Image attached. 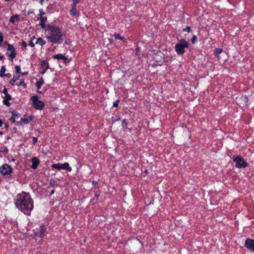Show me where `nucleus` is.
Wrapping results in <instances>:
<instances>
[{"label": "nucleus", "mask_w": 254, "mask_h": 254, "mask_svg": "<svg viewBox=\"0 0 254 254\" xmlns=\"http://www.w3.org/2000/svg\"><path fill=\"white\" fill-rule=\"evenodd\" d=\"M10 120L12 122H13V123H15V125H16V123L17 122V121H16V119H14V118H13V116H12V117H11V118L10 119Z\"/></svg>", "instance_id": "obj_40"}, {"label": "nucleus", "mask_w": 254, "mask_h": 254, "mask_svg": "<svg viewBox=\"0 0 254 254\" xmlns=\"http://www.w3.org/2000/svg\"><path fill=\"white\" fill-rule=\"evenodd\" d=\"M45 14V13L43 11L42 9H39V15L41 16H43Z\"/></svg>", "instance_id": "obj_38"}, {"label": "nucleus", "mask_w": 254, "mask_h": 254, "mask_svg": "<svg viewBox=\"0 0 254 254\" xmlns=\"http://www.w3.org/2000/svg\"><path fill=\"white\" fill-rule=\"evenodd\" d=\"M117 121L120 120V118H118V119H117Z\"/></svg>", "instance_id": "obj_53"}, {"label": "nucleus", "mask_w": 254, "mask_h": 254, "mask_svg": "<svg viewBox=\"0 0 254 254\" xmlns=\"http://www.w3.org/2000/svg\"><path fill=\"white\" fill-rule=\"evenodd\" d=\"M16 85L17 86H21L24 88H26V84L24 82V79L23 78L21 79L18 82H16Z\"/></svg>", "instance_id": "obj_19"}, {"label": "nucleus", "mask_w": 254, "mask_h": 254, "mask_svg": "<svg viewBox=\"0 0 254 254\" xmlns=\"http://www.w3.org/2000/svg\"><path fill=\"white\" fill-rule=\"evenodd\" d=\"M53 58L54 59L66 60L67 58L62 54H58L54 55Z\"/></svg>", "instance_id": "obj_18"}, {"label": "nucleus", "mask_w": 254, "mask_h": 254, "mask_svg": "<svg viewBox=\"0 0 254 254\" xmlns=\"http://www.w3.org/2000/svg\"><path fill=\"white\" fill-rule=\"evenodd\" d=\"M114 37L116 39L123 40L124 38L120 34H115Z\"/></svg>", "instance_id": "obj_26"}, {"label": "nucleus", "mask_w": 254, "mask_h": 254, "mask_svg": "<svg viewBox=\"0 0 254 254\" xmlns=\"http://www.w3.org/2000/svg\"><path fill=\"white\" fill-rule=\"evenodd\" d=\"M184 31L190 32L191 31V28L190 26H187L186 28L183 29Z\"/></svg>", "instance_id": "obj_31"}, {"label": "nucleus", "mask_w": 254, "mask_h": 254, "mask_svg": "<svg viewBox=\"0 0 254 254\" xmlns=\"http://www.w3.org/2000/svg\"><path fill=\"white\" fill-rule=\"evenodd\" d=\"M5 43V44H7V45H8V44H9L7 42H6Z\"/></svg>", "instance_id": "obj_51"}, {"label": "nucleus", "mask_w": 254, "mask_h": 254, "mask_svg": "<svg viewBox=\"0 0 254 254\" xmlns=\"http://www.w3.org/2000/svg\"><path fill=\"white\" fill-rule=\"evenodd\" d=\"M81 0H73V3L72 5L76 6V4L79 3Z\"/></svg>", "instance_id": "obj_33"}, {"label": "nucleus", "mask_w": 254, "mask_h": 254, "mask_svg": "<svg viewBox=\"0 0 254 254\" xmlns=\"http://www.w3.org/2000/svg\"><path fill=\"white\" fill-rule=\"evenodd\" d=\"M245 246L248 249L254 252V240L247 239L245 243Z\"/></svg>", "instance_id": "obj_9"}, {"label": "nucleus", "mask_w": 254, "mask_h": 254, "mask_svg": "<svg viewBox=\"0 0 254 254\" xmlns=\"http://www.w3.org/2000/svg\"><path fill=\"white\" fill-rule=\"evenodd\" d=\"M12 168L7 164L0 167V172L2 175H8L12 172Z\"/></svg>", "instance_id": "obj_7"}, {"label": "nucleus", "mask_w": 254, "mask_h": 254, "mask_svg": "<svg viewBox=\"0 0 254 254\" xmlns=\"http://www.w3.org/2000/svg\"><path fill=\"white\" fill-rule=\"evenodd\" d=\"M5 1H9L10 0H4Z\"/></svg>", "instance_id": "obj_52"}, {"label": "nucleus", "mask_w": 254, "mask_h": 254, "mask_svg": "<svg viewBox=\"0 0 254 254\" xmlns=\"http://www.w3.org/2000/svg\"><path fill=\"white\" fill-rule=\"evenodd\" d=\"M52 167L55 169H58V170H61V169H64L68 172L71 171V168L69 167V164L67 162H65L64 164H61V163H57V164H54L52 165Z\"/></svg>", "instance_id": "obj_6"}, {"label": "nucleus", "mask_w": 254, "mask_h": 254, "mask_svg": "<svg viewBox=\"0 0 254 254\" xmlns=\"http://www.w3.org/2000/svg\"><path fill=\"white\" fill-rule=\"evenodd\" d=\"M32 13V12L31 11V10H29L28 12V14H29L30 13Z\"/></svg>", "instance_id": "obj_49"}, {"label": "nucleus", "mask_w": 254, "mask_h": 254, "mask_svg": "<svg viewBox=\"0 0 254 254\" xmlns=\"http://www.w3.org/2000/svg\"><path fill=\"white\" fill-rule=\"evenodd\" d=\"M1 77H4L6 76L7 77H10L11 76V74L9 73H4L3 75H0Z\"/></svg>", "instance_id": "obj_36"}, {"label": "nucleus", "mask_w": 254, "mask_h": 254, "mask_svg": "<svg viewBox=\"0 0 254 254\" xmlns=\"http://www.w3.org/2000/svg\"><path fill=\"white\" fill-rule=\"evenodd\" d=\"M55 192V190H51L50 193V195H52L53 194H54Z\"/></svg>", "instance_id": "obj_44"}, {"label": "nucleus", "mask_w": 254, "mask_h": 254, "mask_svg": "<svg viewBox=\"0 0 254 254\" xmlns=\"http://www.w3.org/2000/svg\"><path fill=\"white\" fill-rule=\"evenodd\" d=\"M38 19L40 20V25L42 29L46 28V22L47 20V18L44 16H40Z\"/></svg>", "instance_id": "obj_12"}, {"label": "nucleus", "mask_w": 254, "mask_h": 254, "mask_svg": "<svg viewBox=\"0 0 254 254\" xmlns=\"http://www.w3.org/2000/svg\"><path fill=\"white\" fill-rule=\"evenodd\" d=\"M32 140H33V143L34 144H36L37 142V138L35 137H33L32 138Z\"/></svg>", "instance_id": "obj_41"}, {"label": "nucleus", "mask_w": 254, "mask_h": 254, "mask_svg": "<svg viewBox=\"0 0 254 254\" xmlns=\"http://www.w3.org/2000/svg\"><path fill=\"white\" fill-rule=\"evenodd\" d=\"M4 58V56H0V60H2Z\"/></svg>", "instance_id": "obj_47"}, {"label": "nucleus", "mask_w": 254, "mask_h": 254, "mask_svg": "<svg viewBox=\"0 0 254 254\" xmlns=\"http://www.w3.org/2000/svg\"><path fill=\"white\" fill-rule=\"evenodd\" d=\"M33 107L37 110H42L44 107V103L43 101L38 100L37 96H34L31 98Z\"/></svg>", "instance_id": "obj_5"}, {"label": "nucleus", "mask_w": 254, "mask_h": 254, "mask_svg": "<svg viewBox=\"0 0 254 254\" xmlns=\"http://www.w3.org/2000/svg\"><path fill=\"white\" fill-rule=\"evenodd\" d=\"M32 119L33 117L32 116H29L27 118H21L20 121L16 123V125L21 126L22 123H24V124H27L30 121L32 120Z\"/></svg>", "instance_id": "obj_10"}, {"label": "nucleus", "mask_w": 254, "mask_h": 254, "mask_svg": "<svg viewBox=\"0 0 254 254\" xmlns=\"http://www.w3.org/2000/svg\"><path fill=\"white\" fill-rule=\"evenodd\" d=\"M12 116H13V118L17 120L20 118V114L18 113L17 111H13L12 112Z\"/></svg>", "instance_id": "obj_21"}, {"label": "nucleus", "mask_w": 254, "mask_h": 254, "mask_svg": "<svg viewBox=\"0 0 254 254\" xmlns=\"http://www.w3.org/2000/svg\"><path fill=\"white\" fill-rule=\"evenodd\" d=\"M196 39H197V37L195 35H194L192 39H191V43L192 44H194L195 43V42L196 41Z\"/></svg>", "instance_id": "obj_32"}, {"label": "nucleus", "mask_w": 254, "mask_h": 254, "mask_svg": "<svg viewBox=\"0 0 254 254\" xmlns=\"http://www.w3.org/2000/svg\"><path fill=\"white\" fill-rule=\"evenodd\" d=\"M8 51H11V52H15V49L14 48L13 46L11 45L8 44Z\"/></svg>", "instance_id": "obj_25"}, {"label": "nucleus", "mask_w": 254, "mask_h": 254, "mask_svg": "<svg viewBox=\"0 0 254 254\" xmlns=\"http://www.w3.org/2000/svg\"><path fill=\"white\" fill-rule=\"evenodd\" d=\"M15 69L16 72L17 73H21V70H20V66H19V65H16V66H15Z\"/></svg>", "instance_id": "obj_29"}, {"label": "nucleus", "mask_w": 254, "mask_h": 254, "mask_svg": "<svg viewBox=\"0 0 254 254\" xmlns=\"http://www.w3.org/2000/svg\"><path fill=\"white\" fill-rule=\"evenodd\" d=\"M1 149H2V152L5 154H7L8 152V148L6 146L2 147Z\"/></svg>", "instance_id": "obj_30"}, {"label": "nucleus", "mask_w": 254, "mask_h": 254, "mask_svg": "<svg viewBox=\"0 0 254 254\" xmlns=\"http://www.w3.org/2000/svg\"><path fill=\"white\" fill-rule=\"evenodd\" d=\"M46 38L53 44L62 43L63 34L60 29L54 25L48 24L45 31Z\"/></svg>", "instance_id": "obj_2"}, {"label": "nucleus", "mask_w": 254, "mask_h": 254, "mask_svg": "<svg viewBox=\"0 0 254 254\" xmlns=\"http://www.w3.org/2000/svg\"><path fill=\"white\" fill-rule=\"evenodd\" d=\"M3 134V132L1 131H0V135H2Z\"/></svg>", "instance_id": "obj_50"}, {"label": "nucleus", "mask_w": 254, "mask_h": 254, "mask_svg": "<svg viewBox=\"0 0 254 254\" xmlns=\"http://www.w3.org/2000/svg\"><path fill=\"white\" fill-rule=\"evenodd\" d=\"M29 46H30V47H34L35 44H34V43L33 42V41H32V39L30 40V42H29Z\"/></svg>", "instance_id": "obj_39"}, {"label": "nucleus", "mask_w": 254, "mask_h": 254, "mask_svg": "<svg viewBox=\"0 0 254 254\" xmlns=\"http://www.w3.org/2000/svg\"><path fill=\"white\" fill-rule=\"evenodd\" d=\"M13 78L16 81L20 78V75H13Z\"/></svg>", "instance_id": "obj_35"}, {"label": "nucleus", "mask_w": 254, "mask_h": 254, "mask_svg": "<svg viewBox=\"0 0 254 254\" xmlns=\"http://www.w3.org/2000/svg\"><path fill=\"white\" fill-rule=\"evenodd\" d=\"M19 20V15L18 14H15L12 15L10 19L9 22L12 24H14L16 22H18Z\"/></svg>", "instance_id": "obj_17"}, {"label": "nucleus", "mask_w": 254, "mask_h": 254, "mask_svg": "<svg viewBox=\"0 0 254 254\" xmlns=\"http://www.w3.org/2000/svg\"><path fill=\"white\" fill-rule=\"evenodd\" d=\"M32 163L31 168L36 169L39 164V160L37 157H33L32 158Z\"/></svg>", "instance_id": "obj_14"}, {"label": "nucleus", "mask_w": 254, "mask_h": 254, "mask_svg": "<svg viewBox=\"0 0 254 254\" xmlns=\"http://www.w3.org/2000/svg\"><path fill=\"white\" fill-rule=\"evenodd\" d=\"M70 13L73 16H78L79 15V11L77 10L76 6L71 5V8L70 10Z\"/></svg>", "instance_id": "obj_13"}, {"label": "nucleus", "mask_w": 254, "mask_h": 254, "mask_svg": "<svg viewBox=\"0 0 254 254\" xmlns=\"http://www.w3.org/2000/svg\"><path fill=\"white\" fill-rule=\"evenodd\" d=\"M127 119H124L122 121V127H127Z\"/></svg>", "instance_id": "obj_27"}, {"label": "nucleus", "mask_w": 254, "mask_h": 254, "mask_svg": "<svg viewBox=\"0 0 254 254\" xmlns=\"http://www.w3.org/2000/svg\"><path fill=\"white\" fill-rule=\"evenodd\" d=\"M15 80L12 78L11 79L10 81H9V83L12 85V86H14L15 85Z\"/></svg>", "instance_id": "obj_37"}, {"label": "nucleus", "mask_w": 254, "mask_h": 254, "mask_svg": "<svg viewBox=\"0 0 254 254\" xmlns=\"http://www.w3.org/2000/svg\"><path fill=\"white\" fill-rule=\"evenodd\" d=\"M21 46L23 48H26V46H27V44H26V43L25 42L23 41L21 43Z\"/></svg>", "instance_id": "obj_42"}, {"label": "nucleus", "mask_w": 254, "mask_h": 254, "mask_svg": "<svg viewBox=\"0 0 254 254\" xmlns=\"http://www.w3.org/2000/svg\"><path fill=\"white\" fill-rule=\"evenodd\" d=\"M92 184L93 185H96L98 184V182L96 181H92Z\"/></svg>", "instance_id": "obj_43"}, {"label": "nucleus", "mask_w": 254, "mask_h": 254, "mask_svg": "<svg viewBox=\"0 0 254 254\" xmlns=\"http://www.w3.org/2000/svg\"><path fill=\"white\" fill-rule=\"evenodd\" d=\"M16 207L26 215H30L34 207V202L28 192L22 191L15 197Z\"/></svg>", "instance_id": "obj_1"}, {"label": "nucleus", "mask_w": 254, "mask_h": 254, "mask_svg": "<svg viewBox=\"0 0 254 254\" xmlns=\"http://www.w3.org/2000/svg\"><path fill=\"white\" fill-rule=\"evenodd\" d=\"M46 43V42L40 37L38 38L36 40V44H39L41 46H43V45H45Z\"/></svg>", "instance_id": "obj_20"}, {"label": "nucleus", "mask_w": 254, "mask_h": 254, "mask_svg": "<svg viewBox=\"0 0 254 254\" xmlns=\"http://www.w3.org/2000/svg\"><path fill=\"white\" fill-rule=\"evenodd\" d=\"M16 55V54L15 53V52H11L10 54H8V56L10 58L9 59L12 61L13 59H14Z\"/></svg>", "instance_id": "obj_24"}, {"label": "nucleus", "mask_w": 254, "mask_h": 254, "mask_svg": "<svg viewBox=\"0 0 254 254\" xmlns=\"http://www.w3.org/2000/svg\"><path fill=\"white\" fill-rule=\"evenodd\" d=\"M223 52V50L221 48H216L214 51L215 55L217 57H219V55L222 53Z\"/></svg>", "instance_id": "obj_22"}, {"label": "nucleus", "mask_w": 254, "mask_h": 254, "mask_svg": "<svg viewBox=\"0 0 254 254\" xmlns=\"http://www.w3.org/2000/svg\"><path fill=\"white\" fill-rule=\"evenodd\" d=\"M47 234L45 227L44 225H41L40 227V231L38 235L40 237L43 238L46 236Z\"/></svg>", "instance_id": "obj_15"}, {"label": "nucleus", "mask_w": 254, "mask_h": 254, "mask_svg": "<svg viewBox=\"0 0 254 254\" xmlns=\"http://www.w3.org/2000/svg\"><path fill=\"white\" fill-rule=\"evenodd\" d=\"M2 124H3V123H2V120L0 119V127L2 126Z\"/></svg>", "instance_id": "obj_45"}, {"label": "nucleus", "mask_w": 254, "mask_h": 254, "mask_svg": "<svg viewBox=\"0 0 254 254\" xmlns=\"http://www.w3.org/2000/svg\"><path fill=\"white\" fill-rule=\"evenodd\" d=\"M49 185L51 187L57 185V181L54 179H51L49 181Z\"/></svg>", "instance_id": "obj_23"}, {"label": "nucleus", "mask_w": 254, "mask_h": 254, "mask_svg": "<svg viewBox=\"0 0 254 254\" xmlns=\"http://www.w3.org/2000/svg\"><path fill=\"white\" fill-rule=\"evenodd\" d=\"M41 67L43 68V70L41 71V73L44 74L46 70L49 68V64L47 61L43 60L41 62L40 64Z\"/></svg>", "instance_id": "obj_11"}, {"label": "nucleus", "mask_w": 254, "mask_h": 254, "mask_svg": "<svg viewBox=\"0 0 254 254\" xmlns=\"http://www.w3.org/2000/svg\"><path fill=\"white\" fill-rule=\"evenodd\" d=\"M189 43L184 39L180 40L175 46V50L179 55L183 54L185 53V49L189 47Z\"/></svg>", "instance_id": "obj_3"}, {"label": "nucleus", "mask_w": 254, "mask_h": 254, "mask_svg": "<svg viewBox=\"0 0 254 254\" xmlns=\"http://www.w3.org/2000/svg\"><path fill=\"white\" fill-rule=\"evenodd\" d=\"M119 102H120V101L119 100H117V101H116L113 103V106L114 107H117L118 106V103H119Z\"/></svg>", "instance_id": "obj_34"}, {"label": "nucleus", "mask_w": 254, "mask_h": 254, "mask_svg": "<svg viewBox=\"0 0 254 254\" xmlns=\"http://www.w3.org/2000/svg\"><path fill=\"white\" fill-rule=\"evenodd\" d=\"M27 73H28V72H25L22 73V74H23V75H26Z\"/></svg>", "instance_id": "obj_48"}, {"label": "nucleus", "mask_w": 254, "mask_h": 254, "mask_svg": "<svg viewBox=\"0 0 254 254\" xmlns=\"http://www.w3.org/2000/svg\"><path fill=\"white\" fill-rule=\"evenodd\" d=\"M44 83V79L42 77L40 78L39 80L36 82L35 83V86L37 88V90L38 92H39V90L41 88L42 85H43Z\"/></svg>", "instance_id": "obj_16"}, {"label": "nucleus", "mask_w": 254, "mask_h": 254, "mask_svg": "<svg viewBox=\"0 0 254 254\" xmlns=\"http://www.w3.org/2000/svg\"><path fill=\"white\" fill-rule=\"evenodd\" d=\"M4 126L6 128H7L8 127V125L7 124H4Z\"/></svg>", "instance_id": "obj_46"}, {"label": "nucleus", "mask_w": 254, "mask_h": 254, "mask_svg": "<svg viewBox=\"0 0 254 254\" xmlns=\"http://www.w3.org/2000/svg\"><path fill=\"white\" fill-rule=\"evenodd\" d=\"M233 160L236 163V167L238 168H245L248 166L244 158L241 155H235L233 157Z\"/></svg>", "instance_id": "obj_4"}, {"label": "nucleus", "mask_w": 254, "mask_h": 254, "mask_svg": "<svg viewBox=\"0 0 254 254\" xmlns=\"http://www.w3.org/2000/svg\"><path fill=\"white\" fill-rule=\"evenodd\" d=\"M6 71V68L4 66H2L0 70V75H3L4 74L5 71Z\"/></svg>", "instance_id": "obj_28"}, {"label": "nucleus", "mask_w": 254, "mask_h": 254, "mask_svg": "<svg viewBox=\"0 0 254 254\" xmlns=\"http://www.w3.org/2000/svg\"><path fill=\"white\" fill-rule=\"evenodd\" d=\"M2 93L4 94L3 104L7 107H9L10 105V103L8 101L11 100V96L8 93L7 89L6 87L3 88Z\"/></svg>", "instance_id": "obj_8"}]
</instances>
